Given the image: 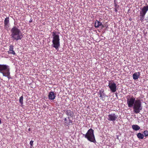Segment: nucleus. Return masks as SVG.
<instances>
[{
	"instance_id": "nucleus-26",
	"label": "nucleus",
	"mask_w": 148,
	"mask_h": 148,
	"mask_svg": "<svg viewBox=\"0 0 148 148\" xmlns=\"http://www.w3.org/2000/svg\"><path fill=\"white\" fill-rule=\"evenodd\" d=\"M28 130H29V131H30V128H29L28 129Z\"/></svg>"
},
{
	"instance_id": "nucleus-7",
	"label": "nucleus",
	"mask_w": 148,
	"mask_h": 148,
	"mask_svg": "<svg viewBox=\"0 0 148 148\" xmlns=\"http://www.w3.org/2000/svg\"><path fill=\"white\" fill-rule=\"evenodd\" d=\"M108 86L112 92L114 93L116 92L118 89L116 84L113 80H110L108 82Z\"/></svg>"
},
{
	"instance_id": "nucleus-20",
	"label": "nucleus",
	"mask_w": 148,
	"mask_h": 148,
	"mask_svg": "<svg viewBox=\"0 0 148 148\" xmlns=\"http://www.w3.org/2000/svg\"><path fill=\"white\" fill-rule=\"evenodd\" d=\"M143 133L145 136H148V131L147 130H145L143 132Z\"/></svg>"
},
{
	"instance_id": "nucleus-27",
	"label": "nucleus",
	"mask_w": 148,
	"mask_h": 148,
	"mask_svg": "<svg viewBox=\"0 0 148 148\" xmlns=\"http://www.w3.org/2000/svg\"><path fill=\"white\" fill-rule=\"evenodd\" d=\"M65 122H66L67 123H69V121H66V122H64V123H65Z\"/></svg>"
},
{
	"instance_id": "nucleus-19",
	"label": "nucleus",
	"mask_w": 148,
	"mask_h": 148,
	"mask_svg": "<svg viewBox=\"0 0 148 148\" xmlns=\"http://www.w3.org/2000/svg\"><path fill=\"white\" fill-rule=\"evenodd\" d=\"M19 103L21 104V106H22L23 104V96H21L19 98Z\"/></svg>"
},
{
	"instance_id": "nucleus-2",
	"label": "nucleus",
	"mask_w": 148,
	"mask_h": 148,
	"mask_svg": "<svg viewBox=\"0 0 148 148\" xmlns=\"http://www.w3.org/2000/svg\"><path fill=\"white\" fill-rule=\"evenodd\" d=\"M11 36L14 40L17 41L21 40L23 37L20 30L16 26H14L11 29Z\"/></svg>"
},
{
	"instance_id": "nucleus-25",
	"label": "nucleus",
	"mask_w": 148,
	"mask_h": 148,
	"mask_svg": "<svg viewBox=\"0 0 148 148\" xmlns=\"http://www.w3.org/2000/svg\"><path fill=\"white\" fill-rule=\"evenodd\" d=\"M32 22V20H31L29 21V22L30 23Z\"/></svg>"
},
{
	"instance_id": "nucleus-8",
	"label": "nucleus",
	"mask_w": 148,
	"mask_h": 148,
	"mask_svg": "<svg viewBox=\"0 0 148 148\" xmlns=\"http://www.w3.org/2000/svg\"><path fill=\"white\" fill-rule=\"evenodd\" d=\"M118 115L117 114L115 113H112L108 115L107 119L109 121L114 122L118 119Z\"/></svg>"
},
{
	"instance_id": "nucleus-21",
	"label": "nucleus",
	"mask_w": 148,
	"mask_h": 148,
	"mask_svg": "<svg viewBox=\"0 0 148 148\" xmlns=\"http://www.w3.org/2000/svg\"><path fill=\"white\" fill-rule=\"evenodd\" d=\"M33 141L32 140H31L29 144L30 145L32 146L33 145Z\"/></svg>"
},
{
	"instance_id": "nucleus-5",
	"label": "nucleus",
	"mask_w": 148,
	"mask_h": 148,
	"mask_svg": "<svg viewBox=\"0 0 148 148\" xmlns=\"http://www.w3.org/2000/svg\"><path fill=\"white\" fill-rule=\"evenodd\" d=\"M83 135L89 141L94 143L96 142L94 134V130L92 129L88 130L86 134H83Z\"/></svg>"
},
{
	"instance_id": "nucleus-11",
	"label": "nucleus",
	"mask_w": 148,
	"mask_h": 148,
	"mask_svg": "<svg viewBox=\"0 0 148 148\" xmlns=\"http://www.w3.org/2000/svg\"><path fill=\"white\" fill-rule=\"evenodd\" d=\"M14 49V46L12 45H10L9 46V50L8 51V53L9 54H12L15 55L16 54Z\"/></svg>"
},
{
	"instance_id": "nucleus-17",
	"label": "nucleus",
	"mask_w": 148,
	"mask_h": 148,
	"mask_svg": "<svg viewBox=\"0 0 148 148\" xmlns=\"http://www.w3.org/2000/svg\"><path fill=\"white\" fill-rule=\"evenodd\" d=\"M137 137L139 139H143L144 138L143 134L140 132L138 133L137 134Z\"/></svg>"
},
{
	"instance_id": "nucleus-3",
	"label": "nucleus",
	"mask_w": 148,
	"mask_h": 148,
	"mask_svg": "<svg viewBox=\"0 0 148 148\" xmlns=\"http://www.w3.org/2000/svg\"><path fill=\"white\" fill-rule=\"evenodd\" d=\"M52 36L53 37L52 46L58 51L59 48L60 46L59 36L57 34L56 32H52Z\"/></svg>"
},
{
	"instance_id": "nucleus-24",
	"label": "nucleus",
	"mask_w": 148,
	"mask_h": 148,
	"mask_svg": "<svg viewBox=\"0 0 148 148\" xmlns=\"http://www.w3.org/2000/svg\"><path fill=\"white\" fill-rule=\"evenodd\" d=\"M64 122H66V121H67V119L66 118H64Z\"/></svg>"
},
{
	"instance_id": "nucleus-18",
	"label": "nucleus",
	"mask_w": 148,
	"mask_h": 148,
	"mask_svg": "<svg viewBox=\"0 0 148 148\" xmlns=\"http://www.w3.org/2000/svg\"><path fill=\"white\" fill-rule=\"evenodd\" d=\"M68 121H69V123H67L66 122L65 123V125L69 127L71 124H73V122L72 120H71L69 119Z\"/></svg>"
},
{
	"instance_id": "nucleus-4",
	"label": "nucleus",
	"mask_w": 148,
	"mask_h": 148,
	"mask_svg": "<svg viewBox=\"0 0 148 148\" xmlns=\"http://www.w3.org/2000/svg\"><path fill=\"white\" fill-rule=\"evenodd\" d=\"M10 70L8 65L0 64V72L2 73L3 76L7 77L9 79L11 78Z\"/></svg>"
},
{
	"instance_id": "nucleus-16",
	"label": "nucleus",
	"mask_w": 148,
	"mask_h": 148,
	"mask_svg": "<svg viewBox=\"0 0 148 148\" xmlns=\"http://www.w3.org/2000/svg\"><path fill=\"white\" fill-rule=\"evenodd\" d=\"M133 129L135 131L139 130L140 129V127L137 125H134L132 126Z\"/></svg>"
},
{
	"instance_id": "nucleus-22",
	"label": "nucleus",
	"mask_w": 148,
	"mask_h": 148,
	"mask_svg": "<svg viewBox=\"0 0 148 148\" xmlns=\"http://www.w3.org/2000/svg\"><path fill=\"white\" fill-rule=\"evenodd\" d=\"M119 7V6L116 3L114 5V8L118 9Z\"/></svg>"
},
{
	"instance_id": "nucleus-14",
	"label": "nucleus",
	"mask_w": 148,
	"mask_h": 148,
	"mask_svg": "<svg viewBox=\"0 0 148 148\" xmlns=\"http://www.w3.org/2000/svg\"><path fill=\"white\" fill-rule=\"evenodd\" d=\"M140 75L139 72H135L133 75V79L134 80L137 79L139 77Z\"/></svg>"
},
{
	"instance_id": "nucleus-10",
	"label": "nucleus",
	"mask_w": 148,
	"mask_h": 148,
	"mask_svg": "<svg viewBox=\"0 0 148 148\" xmlns=\"http://www.w3.org/2000/svg\"><path fill=\"white\" fill-rule=\"evenodd\" d=\"M56 94L53 91H50L48 93V98L49 100H53L56 97Z\"/></svg>"
},
{
	"instance_id": "nucleus-9",
	"label": "nucleus",
	"mask_w": 148,
	"mask_h": 148,
	"mask_svg": "<svg viewBox=\"0 0 148 148\" xmlns=\"http://www.w3.org/2000/svg\"><path fill=\"white\" fill-rule=\"evenodd\" d=\"M4 24V29L8 30L10 25L9 18V17H7L5 19Z\"/></svg>"
},
{
	"instance_id": "nucleus-23",
	"label": "nucleus",
	"mask_w": 148,
	"mask_h": 148,
	"mask_svg": "<svg viewBox=\"0 0 148 148\" xmlns=\"http://www.w3.org/2000/svg\"><path fill=\"white\" fill-rule=\"evenodd\" d=\"M114 11L116 12H117V8H114Z\"/></svg>"
},
{
	"instance_id": "nucleus-12",
	"label": "nucleus",
	"mask_w": 148,
	"mask_h": 148,
	"mask_svg": "<svg viewBox=\"0 0 148 148\" xmlns=\"http://www.w3.org/2000/svg\"><path fill=\"white\" fill-rule=\"evenodd\" d=\"M66 114L68 116V119H69L70 117H73L74 114V112L70 110H66L64 111Z\"/></svg>"
},
{
	"instance_id": "nucleus-15",
	"label": "nucleus",
	"mask_w": 148,
	"mask_h": 148,
	"mask_svg": "<svg viewBox=\"0 0 148 148\" xmlns=\"http://www.w3.org/2000/svg\"><path fill=\"white\" fill-rule=\"evenodd\" d=\"M99 94L100 95V97L103 99L105 97V94L104 92V90H100L99 92Z\"/></svg>"
},
{
	"instance_id": "nucleus-1",
	"label": "nucleus",
	"mask_w": 148,
	"mask_h": 148,
	"mask_svg": "<svg viewBox=\"0 0 148 148\" xmlns=\"http://www.w3.org/2000/svg\"><path fill=\"white\" fill-rule=\"evenodd\" d=\"M126 98L128 107L132 108L133 107L134 112L136 113H139L142 108L140 100H136L135 98L130 95H127Z\"/></svg>"
},
{
	"instance_id": "nucleus-13",
	"label": "nucleus",
	"mask_w": 148,
	"mask_h": 148,
	"mask_svg": "<svg viewBox=\"0 0 148 148\" xmlns=\"http://www.w3.org/2000/svg\"><path fill=\"white\" fill-rule=\"evenodd\" d=\"M100 26L101 27H104V26L101 23L98 21H96L95 23V27L97 28L99 27Z\"/></svg>"
},
{
	"instance_id": "nucleus-6",
	"label": "nucleus",
	"mask_w": 148,
	"mask_h": 148,
	"mask_svg": "<svg viewBox=\"0 0 148 148\" xmlns=\"http://www.w3.org/2000/svg\"><path fill=\"white\" fill-rule=\"evenodd\" d=\"M148 11V5L144 6L142 8H141L140 13V20L142 21H143L145 16Z\"/></svg>"
}]
</instances>
